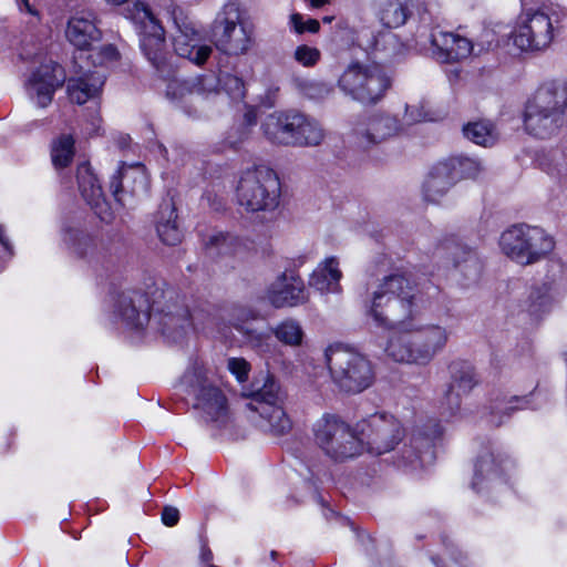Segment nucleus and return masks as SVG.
<instances>
[{
    "instance_id": "31",
    "label": "nucleus",
    "mask_w": 567,
    "mask_h": 567,
    "mask_svg": "<svg viewBox=\"0 0 567 567\" xmlns=\"http://www.w3.org/2000/svg\"><path fill=\"white\" fill-rule=\"evenodd\" d=\"M175 210L172 202H165L159 207L156 220V230L159 239L169 246L179 244L183 238Z\"/></svg>"
},
{
    "instance_id": "8",
    "label": "nucleus",
    "mask_w": 567,
    "mask_h": 567,
    "mask_svg": "<svg viewBox=\"0 0 567 567\" xmlns=\"http://www.w3.org/2000/svg\"><path fill=\"white\" fill-rule=\"evenodd\" d=\"M564 13L555 6L529 8L522 12L514 31V44L522 51H540L550 45Z\"/></svg>"
},
{
    "instance_id": "23",
    "label": "nucleus",
    "mask_w": 567,
    "mask_h": 567,
    "mask_svg": "<svg viewBox=\"0 0 567 567\" xmlns=\"http://www.w3.org/2000/svg\"><path fill=\"white\" fill-rule=\"evenodd\" d=\"M266 297L275 308L297 307L309 300L302 279L286 274L269 286Z\"/></svg>"
},
{
    "instance_id": "32",
    "label": "nucleus",
    "mask_w": 567,
    "mask_h": 567,
    "mask_svg": "<svg viewBox=\"0 0 567 567\" xmlns=\"http://www.w3.org/2000/svg\"><path fill=\"white\" fill-rule=\"evenodd\" d=\"M453 265L467 281L475 282L481 275L482 264L476 254L470 248L452 243L449 247Z\"/></svg>"
},
{
    "instance_id": "27",
    "label": "nucleus",
    "mask_w": 567,
    "mask_h": 567,
    "mask_svg": "<svg viewBox=\"0 0 567 567\" xmlns=\"http://www.w3.org/2000/svg\"><path fill=\"white\" fill-rule=\"evenodd\" d=\"M110 188L115 200L125 205V194L137 196L146 192V177L140 167L123 166L112 177Z\"/></svg>"
},
{
    "instance_id": "46",
    "label": "nucleus",
    "mask_w": 567,
    "mask_h": 567,
    "mask_svg": "<svg viewBox=\"0 0 567 567\" xmlns=\"http://www.w3.org/2000/svg\"><path fill=\"white\" fill-rule=\"evenodd\" d=\"M293 58L299 64L306 68H311L318 63L321 58V53L317 48L302 44L297 47Z\"/></svg>"
},
{
    "instance_id": "54",
    "label": "nucleus",
    "mask_w": 567,
    "mask_h": 567,
    "mask_svg": "<svg viewBox=\"0 0 567 567\" xmlns=\"http://www.w3.org/2000/svg\"><path fill=\"white\" fill-rule=\"evenodd\" d=\"M0 257H10L12 256V245L10 244L8 237L6 236V228L3 225H0Z\"/></svg>"
},
{
    "instance_id": "1",
    "label": "nucleus",
    "mask_w": 567,
    "mask_h": 567,
    "mask_svg": "<svg viewBox=\"0 0 567 567\" xmlns=\"http://www.w3.org/2000/svg\"><path fill=\"white\" fill-rule=\"evenodd\" d=\"M430 297L404 275L392 274L383 277L371 292L368 315L380 327H404L426 308Z\"/></svg>"
},
{
    "instance_id": "60",
    "label": "nucleus",
    "mask_w": 567,
    "mask_h": 567,
    "mask_svg": "<svg viewBox=\"0 0 567 567\" xmlns=\"http://www.w3.org/2000/svg\"><path fill=\"white\" fill-rule=\"evenodd\" d=\"M105 1L109 3L115 4V6H120L122 3H125L127 0H105Z\"/></svg>"
},
{
    "instance_id": "56",
    "label": "nucleus",
    "mask_w": 567,
    "mask_h": 567,
    "mask_svg": "<svg viewBox=\"0 0 567 567\" xmlns=\"http://www.w3.org/2000/svg\"><path fill=\"white\" fill-rule=\"evenodd\" d=\"M20 9L25 10L28 13L39 17V12L34 7V0H20Z\"/></svg>"
},
{
    "instance_id": "58",
    "label": "nucleus",
    "mask_w": 567,
    "mask_h": 567,
    "mask_svg": "<svg viewBox=\"0 0 567 567\" xmlns=\"http://www.w3.org/2000/svg\"><path fill=\"white\" fill-rule=\"evenodd\" d=\"M255 123H256L255 116L250 113H247L245 115V122L241 123L240 125H248V128H250V126L254 125Z\"/></svg>"
},
{
    "instance_id": "21",
    "label": "nucleus",
    "mask_w": 567,
    "mask_h": 567,
    "mask_svg": "<svg viewBox=\"0 0 567 567\" xmlns=\"http://www.w3.org/2000/svg\"><path fill=\"white\" fill-rule=\"evenodd\" d=\"M65 82V73L61 65L50 61L41 64L28 82V93L35 99L40 107H47L53 99L55 90Z\"/></svg>"
},
{
    "instance_id": "13",
    "label": "nucleus",
    "mask_w": 567,
    "mask_h": 567,
    "mask_svg": "<svg viewBox=\"0 0 567 567\" xmlns=\"http://www.w3.org/2000/svg\"><path fill=\"white\" fill-rule=\"evenodd\" d=\"M158 6L169 16L175 25L173 45L176 54L197 65L205 63L212 53V48L200 44L203 35L198 24L174 0H159Z\"/></svg>"
},
{
    "instance_id": "17",
    "label": "nucleus",
    "mask_w": 567,
    "mask_h": 567,
    "mask_svg": "<svg viewBox=\"0 0 567 567\" xmlns=\"http://www.w3.org/2000/svg\"><path fill=\"white\" fill-rule=\"evenodd\" d=\"M368 429L362 430L370 453H388L402 441L404 431L400 421L391 414L375 413L367 421Z\"/></svg>"
},
{
    "instance_id": "5",
    "label": "nucleus",
    "mask_w": 567,
    "mask_h": 567,
    "mask_svg": "<svg viewBox=\"0 0 567 567\" xmlns=\"http://www.w3.org/2000/svg\"><path fill=\"white\" fill-rule=\"evenodd\" d=\"M326 361L333 383L343 392L360 393L374 382L372 362L351 347L330 346L326 350Z\"/></svg>"
},
{
    "instance_id": "50",
    "label": "nucleus",
    "mask_w": 567,
    "mask_h": 567,
    "mask_svg": "<svg viewBox=\"0 0 567 567\" xmlns=\"http://www.w3.org/2000/svg\"><path fill=\"white\" fill-rule=\"evenodd\" d=\"M227 367L229 371L237 378L238 381L244 382L250 370L249 363L243 358L228 359Z\"/></svg>"
},
{
    "instance_id": "44",
    "label": "nucleus",
    "mask_w": 567,
    "mask_h": 567,
    "mask_svg": "<svg viewBox=\"0 0 567 567\" xmlns=\"http://www.w3.org/2000/svg\"><path fill=\"white\" fill-rule=\"evenodd\" d=\"M333 93L331 84L326 82L312 81L302 86V94L313 101H322Z\"/></svg>"
},
{
    "instance_id": "48",
    "label": "nucleus",
    "mask_w": 567,
    "mask_h": 567,
    "mask_svg": "<svg viewBox=\"0 0 567 567\" xmlns=\"http://www.w3.org/2000/svg\"><path fill=\"white\" fill-rule=\"evenodd\" d=\"M425 117L426 113L424 112L423 106L420 103L406 104L403 120L400 122L401 124H403L404 130L406 126L425 120Z\"/></svg>"
},
{
    "instance_id": "37",
    "label": "nucleus",
    "mask_w": 567,
    "mask_h": 567,
    "mask_svg": "<svg viewBox=\"0 0 567 567\" xmlns=\"http://www.w3.org/2000/svg\"><path fill=\"white\" fill-rule=\"evenodd\" d=\"M302 123L296 132V146H318L324 138V131L313 118L301 113Z\"/></svg>"
},
{
    "instance_id": "7",
    "label": "nucleus",
    "mask_w": 567,
    "mask_h": 567,
    "mask_svg": "<svg viewBox=\"0 0 567 567\" xmlns=\"http://www.w3.org/2000/svg\"><path fill=\"white\" fill-rule=\"evenodd\" d=\"M281 185L275 171L258 166L244 172L236 187L238 204L249 213H272L280 203Z\"/></svg>"
},
{
    "instance_id": "20",
    "label": "nucleus",
    "mask_w": 567,
    "mask_h": 567,
    "mask_svg": "<svg viewBox=\"0 0 567 567\" xmlns=\"http://www.w3.org/2000/svg\"><path fill=\"white\" fill-rule=\"evenodd\" d=\"M480 382L475 368L466 361L451 364V383L442 401L443 413L455 415L461 409L462 395H467Z\"/></svg>"
},
{
    "instance_id": "47",
    "label": "nucleus",
    "mask_w": 567,
    "mask_h": 567,
    "mask_svg": "<svg viewBox=\"0 0 567 567\" xmlns=\"http://www.w3.org/2000/svg\"><path fill=\"white\" fill-rule=\"evenodd\" d=\"M290 23L293 30L299 34L305 32L317 33L320 29V23L318 20L308 19V21L303 22V18L300 13L291 14Z\"/></svg>"
},
{
    "instance_id": "29",
    "label": "nucleus",
    "mask_w": 567,
    "mask_h": 567,
    "mask_svg": "<svg viewBox=\"0 0 567 567\" xmlns=\"http://www.w3.org/2000/svg\"><path fill=\"white\" fill-rule=\"evenodd\" d=\"M105 83V75L99 71L68 81V93L72 102L84 104L96 96Z\"/></svg>"
},
{
    "instance_id": "2",
    "label": "nucleus",
    "mask_w": 567,
    "mask_h": 567,
    "mask_svg": "<svg viewBox=\"0 0 567 567\" xmlns=\"http://www.w3.org/2000/svg\"><path fill=\"white\" fill-rule=\"evenodd\" d=\"M176 293L163 280L153 281L147 286L146 291L131 289L118 293L114 309L121 319L131 328L142 329L147 324L151 317L152 307H157L158 311L166 312L164 327L167 330L178 328L182 333L193 327L198 329V317L190 313L188 309L173 312L168 302L173 301Z\"/></svg>"
},
{
    "instance_id": "40",
    "label": "nucleus",
    "mask_w": 567,
    "mask_h": 567,
    "mask_svg": "<svg viewBox=\"0 0 567 567\" xmlns=\"http://www.w3.org/2000/svg\"><path fill=\"white\" fill-rule=\"evenodd\" d=\"M272 332L280 342L287 346L298 347L302 343L303 330L300 323L295 319L284 320Z\"/></svg>"
},
{
    "instance_id": "4",
    "label": "nucleus",
    "mask_w": 567,
    "mask_h": 567,
    "mask_svg": "<svg viewBox=\"0 0 567 567\" xmlns=\"http://www.w3.org/2000/svg\"><path fill=\"white\" fill-rule=\"evenodd\" d=\"M179 385L184 393L193 398L194 409L200 412L206 422L215 423L217 426L227 423V399L202 362L194 361L189 364L181 378Z\"/></svg>"
},
{
    "instance_id": "52",
    "label": "nucleus",
    "mask_w": 567,
    "mask_h": 567,
    "mask_svg": "<svg viewBox=\"0 0 567 567\" xmlns=\"http://www.w3.org/2000/svg\"><path fill=\"white\" fill-rule=\"evenodd\" d=\"M257 317H258V313L251 308H246V307L236 308V309H234L233 315H231V326L234 327L235 321L244 320L247 322L248 320H256Z\"/></svg>"
},
{
    "instance_id": "39",
    "label": "nucleus",
    "mask_w": 567,
    "mask_h": 567,
    "mask_svg": "<svg viewBox=\"0 0 567 567\" xmlns=\"http://www.w3.org/2000/svg\"><path fill=\"white\" fill-rule=\"evenodd\" d=\"M522 401L525 402V399H519L518 396L494 399L488 406V422L494 426H501L505 422V419H508L511 414L517 410L514 403Z\"/></svg>"
},
{
    "instance_id": "45",
    "label": "nucleus",
    "mask_w": 567,
    "mask_h": 567,
    "mask_svg": "<svg viewBox=\"0 0 567 567\" xmlns=\"http://www.w3.org/2000/svg\"><path fill=\"white\" fill-rule=\"evenodd\" d=\"M224 91L233 100H243L245 97L246 89L241 78L234 74H225L221 79Z\"/></svg>"
},
{
    "instance_id": "41",
    "label": "nucleus",
    "mask_w": 567,
    "mask_h": 567,
    "mask_svg": "<svg viewBox=\"0 0 567 567\" xmlns=\"http://www.w3.org/2000/svg\"><path fill=\"white\" fill-rule=\"evenodd\" d=\"M254 320L235 321L234 328L245 338V340L254 348H262L265 341L269 338L267 332L256 328L252 323Z\"/></svg>"
},
{
    "instance_id": "14",
    "label": "nucleus",
    "mask_w": 567,
    "mask_h": 567,
    "mask_svg": "<svg viewBox=\"0 0 567 567\" xmlns=\"http://www.w3.org/2000/svg\"><path fill=\"white\" fill-rule=\"evenodd\" d=\"M213 41L215 47L229 55L246 53L251 45V33L241 23L239 3L227 1L217 13L213 23Z\"/></svg>"
},
{
    "instance_id": "51",
    "label": "nucleus",
    "mask_w": 567,
    "mask_h": 567,
    "mask_svg": "<svg viewBox=\"0 0 567 567\" xmlns=\"http://www.w3.org/2000/svg\"><path fill=\"white\" fill-rule=\"evenodd\" d=\"M250 136V128H248V125H238L237 127H234L226 137V143L233 147L237 148L239 145H241L245 141H247Z\"/></svg>"
},
{
    "instance_id": "15",
    "label": "nucleus",
    "mask_w": 567,
    "mask_h": 567,
    "mask_svg": "<svg viewBox=\"0 0 567 567\" xmlns=\"http://www.w3.org/2000/svg\"><path fill=\"white\" fill-rule=\"evenodd\" d=\"M134 19L141 24L140 47L148 62L161 73H169V52L165 31L151 9L143 2L135 3Z\"/></svg>"
},
{
    "instance_id": "16",
    "label": "nucleus",
    "mask_w": 567,
    "mask_h": 567,
    "mask_svg": "<svg viewBox=\"0 0 567 567\" xmlns=\"http://www.w3.org/2000/svg\"><path fill=\"white\" fill-rule=\"evenodd\" d=\"M477 171V163L470 158H450L436 164L423 184L424 198L437 203L454 185L460 173L474 176Z\"/></svg>"
},
{
    "instance_id": "24",
    "label": "nucleus",
    "mask_w": 567,
    "mask_h": 567,
    "mask_svg": "<svg viewBox=\"0 0 567 567\" xmlns=\"http://www.w3.org/2000/svg\"><path fill=\"white\" fill-rule=\"evenodd\" d=\"M301 113H272L264 121L261 128L269 142L277 145L296 146V132L302 123Z\"/></svg>"
},
{
    "instance_id": "63",
    "label": "nucleus",
    "mask_w": 567,
    "mask_h": 567,
    "mask_svg": "<svg viewBox=\"0 0 567 567\" xmlns=\"http://www.w3.org/2000/svg\"><path fill=\"white\" fill-rule=\"evenodd\" d=\"M270 557H271L272 559H275V558L277 557V551L272 550V551L270 553Z\"/></svg>"
},
{
    "instance_id": "12",
    "label": "nucleus",
    "mask_w": 567,
    "mask_h": 567,
    "mask_svg": "<svg viewBox=\"0 0 567 567\" xmlns=\"http://www.w3.org/2000/svg\"><path fill=\"white\" fill-rule=\"evenodd\" d=\"M316 443L334 461H346L360 455L363 445L351 427L332 414H324L313 425Z\"/></svg>"
},
{
    "instance_id": "36",
    "label": "nucleus",
    "mask_w": 567,
    "mask_h": 567,
    "mask_svg": "<svg viewBox=\"0 0 567 567\" xmlns=\"http://www.w3.org/2000/svg\"><path fill=\"white\" fill-rule=\"evenodd\" d=\"M74 143V138L70 134H62L53 140L51 159L55 168H64L72 162L75 153Z\"/></svg>"
},
{
    "instance_id": "19",
    "label": "nucleus",
    "mask_w": 567,
    "mask_h": 567,
    "mask_svg": "<svg viewBox=\"0 0 567 567\" xmlns=\"http://www.w3.org/2000/svg\"><path fill=\"white\" fill-rule=\"evenodd\" d=\"M443 435V427L435 420H429L417 426L411 436L410 446L404 445L402 452L403 463L412 467L425 466L434 461L433 446Z\"/></svg>"
},
{
    "instance_id": "25",
    "label": "nucleus",
    "mask_w": 567,
    "mask_h": 567,
    "mask_svg": "<svg viewBox=\"0 0 567 567\" xmlns=\"http://www.w3.org/2000/svg\"><path fill=\"white\" fill-rule=\"evenodd\" d=\"M433 55L443 63H453L470 56L474 45L466 38L452 32L435 30L431 33Z\"/></svg>"
},
{
    "instance_id": "49",
    "label": "nucleus",
    "mask_w": 567,
    "mask_h": 567,
    "mask_svg": "<svg viewBox=\"0 0 567 567\" xmlns=\"http://www.w3.org/2000/svg\"><path fill=\"white\" fill-rule=\"evenodd\" d=\"M188 83V80L174 79L168 82L166 89V95L173 101L184 100L187 95H193V90L182 89L183 84Z\"/></svg>"
},
{
    "instance_id": "28",
    "label": "nucleus",
    "mask_w": 567,
    "mask_h": 567,
    "mask_svg": "<svg viewBox=\"0 0 567 567\" xmlns=\"http://www.w3.org/2000/svg\"><path fill=\"white\" fill-rule=\"evenodd\" d=\"M65 35L74 47L83 50L100 39V31L90 13H80L69 20Z\"/></svg>"
},
{
    "instance_id": "3",
    "label": "nucleus",
    "mask_w": 567,
    "mask_h": 567,
    "mask_svg": "<svg viewBox=\"0 0 567 567\" xmlns=\"http://www.w3.org/2000/svg\"><path fill=\"white\" fill-rule=\"evenodd\" d=\"M567 109V86L563 82L549 81L540 85L526 102L524 128L538 138L555 135L563 126Z\"/></svg>"
},
{
    "instance_id": "22",
    "label": "nucleus",
    "mask_w": 567,
    "mask_h": 567,
    "mask_svg": "<svg viewBox=\"0 0 567 567\" xmlns=\"http://www.w3.org/2000/svg\"><path fill=\"white\" fill-rule=\"evenodd\" d=\"M76 181L79 190L86 204L102 221L110 223L114 216L112 207L106 202L99 179L87 162L79 164Z\"/></svg>"
},
{
    "instance_id": "59",
    "label": "nucleus",
    "mask_w": 567,
    "mask_h": 567,
    "mask_svg": "<svg viewBox=\"0 0 567 567\" xmlns=\"http://www.w3.org/2000/svg\"><path fill=\"white\" fill-rule=\"evenodd\" d=\"M558 174L564 179V183L567 184V165L558 168Z\"/></svg>"
},
{
    "instance_id": "61",
    "label": "nucleus",
    "mask_w": 567,
    "mask_h": 567,
    "mask_svg": "<svg viewBox=\"0 0 567 567\" xmlns=\"http://www.w3.org/2000/svg\"><path fill=\"white\" fill-rule=\"evenodd\" d=\"M132 183H133V182H126V181H124V179L122 181V184H123L124 186H127V189H131V188H132V186H131V185H132Z\"/></svg>"
},
{
    "instance_id": "62",
    "label": "nucleus",
    "mask_w": 567,
    "mask_h": 567,
    "mask_svg": "<svg viewBox=\"0 0 567 567\" xmlns=\"http://www.w3.org/2000/svg\"><path fill=\"white\" fill-rule=\"evenodd\" d=\"M332 21V17H324L323 18V22H331Z\"/></svg>"
},
{
    "instance_id": "55",
    "label": "nucleus",
    "mask_w": 567,
    "mask_h": 567,
    "mask_svg": "<svg viewBox=\"0 0 567 567\" xmlns=\"http://www.w3.org/2000/svg\"><path fill=\"white\" fill-rule=\"evenodd\" d=\"M200 561L203 564H207L213 559V553L209 549L207 542L204 537H200V555H199Z\"/></svg>"
},
{
    "instance_id": "9",
    "label": "nucleus",
    "mask_w": 567,
    "mask_h": 567,
    "mask_svg": "<svg viewBox=\"0 0 567 567\" xmlns=\"http://www.w3.org/2000/svg\"><path fill=\"white\" fill-rule=\"evenodd\" d=\"M391 86V79L378 64L353 61L338 79V87L363 104L379 102Z\"/></svg>"
},
{
    "instance_id": "11",
    "label": "nucleus",
    "mask_w": 567,
    "mask_h": 567,
    "mask_svg": "<svg viewBox=\"0 0 567 567\" xmlns=\"http://www.w3.org/2000/svg\"><path fill=\"white\" fill-rule=\"evenodd\" d=\"M286 394L277 381L267 377L262 386L251 393L247 406L259 414L264 429L272 436H284L292 430V421L284 408Z\"/></svg>"
},
{
    "instance_id": "26",
    "label": "nucleus",
    "mask_w": 567,
    "mask_h": 567,
    "mask_svg": "<svg viewBox=\"0 0 567 567\" xmlns=\"http://www.w3.org/2000/svg\"><path fill=\"white\" fill-rule=\"evenodd\" d=\"M505 470L506 458L501 453L485 450L475 462L472 488L477 493L491 488L495 483L502 481Z\"/></svg>"
},
{
    "instance_id": "33",
    "label": "nucleus",
    "mask_w": 567,
    "mask_h": 567,
    "mask_svg": "<svg viewBox=\"0 0 567 567\" xmlns=\"http://www.w3.org/2000/svg\"><path fill=\"white\" fill-rule=\"evenodd\" d=\"M550 289L551 287L547 282H543L530 288L523 307L532 317L538 319L543 315L549 312L554 300Z\"/></svg>"
},
{
    "instance_id": "57",
    "label": "nucleus",
    "mask_w": 567,
    "mask_h": 567,
    "mask_svg": "<svg viewBox=\"0 0 567 567\" xmlns=\"http://www.w3.org/2000/svg\"><path fill=\"white\" fill-rule=\"evenodd\" d=\"M105 56L110 60H115L118 55L117 50L113 45H106L103 48Z\"/></svg>"
},
{
    "instance_id": "43",
    "label": "nucleus",
    "mask_w": 567,
    "mask_h": 567,
    "mask_svg": "<svg viewBox=\"0 0 567 567\" xmlns=\"http://www.w3.org/2000/svg\"><path fill=\"white\" fill-rule=\"evenodd\" d=\"M217 84L216 76L208 74L188 79V83L183 84L182 89L193 90V95L218 94Z\"/></svg>"
},
{
    "instance_id": "42",
    "label": "nucleus",
    "mask_w": 567,
    "mask_h": 567,
    "mask_svg": "<svg viewBox=\"0 0 567 567\" xmlns=\"http://www.w3.org/2000/svg\"><path fill=\"white\" fill-rule=\"evenodd\" d=\"M236 238L229 234L218 233L212 235L206 241V249L210 255H228L235 251Z\"/></svg>"
},
{
    "instance_id": "18",
    "label": "nucleus",
    "mask_w": 567,
    "mask_h": 567,
    "mask_svg": "<svg viewBox=\"0 0 567 567\" xmlns=\"http://www.w3.org/2000/svg\"><path fill=\"white\" fill-rule=\"evenodd\" d=\"M403 132V124L396 116L374 113L359 121L353 128L355 144L369 148Z\"/></svg>"
},
{
    "instance_id": "30",
    "label": "nucleus",
    "mask_w": 567,
    "mask_h": 567,
    "mask_svg": "<svg viewBox=\"0 0 567 567\" xmlns=\"http://www.w3.org/2000/svg\"><path fill=\"white\" fill-rule=\"evenodd\" d=\"M342 272L336 257H329L318 265L310 276L309 285L321 292H338Z\"/></svg>"
},
{
    "instance_id": "64",
    "label": "nucleus",
    "mask_w": 567,
    "mask_h": 567,
    "mask_svg": "<svg viewBox=\"0 0 567 567\" xmlns=\"http://www.w3.org/2000/svg\"><path fill=\"white\" fill-rule=\"evenodd\" d=\"M97 122H99V120H95L94 122H92V125L94 126V130H95V131H96V130H97V127H99V126H97Z\"/></svg>"
},
{
    "instance_id": "35",
    "label": "nucleus",
    "mask_w": 567,
    "mask_h": 567,
    "mask_svg": "<svg viewBox=\"0 0 567 567\" xmlns=\"http://www.w3.org/2000/svg\"><path fill=\"white\" fill-rule=\"evenodd\" d=\"M463 134L471 142L482 146H492L497 141L495 127L488 121L467 123L463 127Z\"/></svg>"
},
{
    "instance_id": "6",
    "label": "nucleus",
    "mask_w": 567,
    "mask_h": 567,
    "mask_svg": "<svg viewBox=\"0 0 567 567\" xmlns=\"http://www.w3.org/2000/svg\"><path fill=\"white\" fill-rule=\"evenodd\" d=\"M450 332L442 326H427L414 334L390 338L385 352L395 362L426 365L443 351Z\"/></svg>"
},
{
    "instance_id": "10",
    "label": "nucleus",
    "mask_w": 567,
    "mask_h": 567,
    "mask_svg": "<svg viewBox=\"0 0 567 567\" xmlns=\"http://www.w3.org/2000/svg\"><path fill=\"white\" fill-rule=\"evenodd\" d=\"M499 246L517 264L532 265L545 258L555 243L542 228L515 225L502 234Z\"/></svg>"
},
{
    "instance_id": "53",
    "label": "nucleus",
    "mask_w": 567,
    "mask_h": 567,
    "mask_svg": "<svg viewBox=\"0 0 567 567\" xmlns=\"http://www.w3.org/2000/svg\"><path fill=\"white\" fill-rule=\"evenodd\" d=\"M179 520V511L174 506H165L162 512V522L168 527L175 526Z\"/></svg>"
},
{
    "instance_id": "38",
    "label": "nucleus",
    "mask_w": 567,
    "mask_h": 567,
    "mask_svg": "<svg viewBox=\"0 0 567 567\" xmlns=\"http://www.w3.org/2000/svg\"><path fill=\"white\" fill-rule=\"evenodd\" d=\"M63 240L71 246L73 251L80 257L93 254L96 249L95 239L87 233L78 228H66L64 230Z\"/></svg>"
},
{
    "instance_id": "34",
    "label": "nucleus",
    "mask_w": 567,
    "mask_h": 567,
    "mask_svg": "<svg viewBox=\"0 0 567 567\" xmlns=\"http://www.w3.org/2000/svg\"><path fill=\"white\" fill-rule=\"evenodd\" d=\"M383 25L398 28L405 23L409 17L408 1H388V4H374Z\"/></svg>"
}]
</instances>
